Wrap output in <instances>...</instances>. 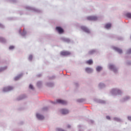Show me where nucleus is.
<instances>
[{"instance_id":"1","label":"nucleus","mask_w":131,"mask_h":131,"mask_svg":"<svg viewBox=\"0 0 131 131\" xmlns=\"http://www.w3.org/2000/svg\"><path fill=\"white\" fill-rule=\"evenodd\" d=\"M110 93L112 96H117V95H120L122 94V91L118 88L112 89L111 90Z\"/></svg>"},{"instance_id":"2","label":"nucleus","mask_w":131,"mask_h":131,"mask_svg":"<svg viewBox=\"0 0 131 131\" xmlns=\"http://www.w3.org/2000/svg\"><path fill=\"white\" fill-rule=\"evenodd\" d=\"M52 104L56 105V104H61V105H66L67 104V101L63 100L61 99H57L55 101H51Z\"/></svg>"},{"instance_id":"3","label":"nucleus","mask_w":131,"mask_h":131,"mask_svg":"<svg viewBox=\"0 0 131 131\" xmlns=\"http://www.w3.org/2000/svg\"><path fill=\"white\" fill-rule=\"evenodd\" d=\"M108 68L111 70L112 71H113L114 73H117L118 71V69L116 68L115 66L112 64H108Z\"/></svg>"},{"instance_id":"4","label":"nucleus","mask_w":131,"mask_h":131,"mask_svg":"<svg viewBox=\"0 0 131 131\" xmlns=\"http://www.w3.org/2000/svg\"><path fill=\"white\" fill-rule=\"evenodd\" d=\"M13 90H14V88L13 86H8L4 87L2 91L4 93H7L8 92H11V91H13Z\"/></svg>"},{"instance_id":"5","label":"nucleus","mask_w":131,"mask_h":131,"mask_svg":"<svg viewBox=\"0 0 131 131\" xmlns=\"http://www.w3.org/2000/svg\"><path fill=\"white\" fill-rule=\"evenodd\" d=\"M88 20H90L91 21H97L98 20V17L96 16H90L87 17Z\"/></svg>"},{"instance_id":"6","label":"nucleus","mask_w":131,"mask_h":131,"mask_svg":"<svg viewBox=\"0 0 131 131\" xmlns=\"http://www.w3.org/2000/svg\"><path fill=\"white\" fill-rule=\"evenodd\" d=\"M81 29L83 30L84 32H86V33H90L91 31H90V29H89L86 27L85 26H81Z\"/></svg>"},{"instance_id":"7","label":"nucleus","mask_w":131,"mask_h":131,"mask_svg":"<svg viewBox=\"0 0 131 131\" xmlns=\"http://www.w3.org/2000/svg\"><path fill=\"white\" fill-rule=\"evenodd\" d=\"M60 111L63 115H66V114H68V113H69V110L66 108L61 109Z\"/></svg>"},{"instance_id":"8","label":"nucleus","mask_w":131,"mask_h":131,"mask_svg":"<svg viewBox=\"0 0 131 131\" xmlns=\"http://www.w3.org/2000/svg\"><path fill=\"white\" fill-rule=\"evenodd\" d=\"M36 117L39 120H42V119H43L45 118V117L43 116V115H42L39 113L36 114Z\"/></svg>"},{"instance_id":"9","label":"nucleus","mask_w":131,"mask_h":131,"mask_svg":"<svg viewBox=\"0 0 131 131\" xmlns=\"http://www.w3.org/2000/svg\"><path fill=\"white\" fill-rule=\"evenodd\" d=\"M112 48L114 50V51L117 52L118 53H119V54H122V50H121V49L115 47H113Z\"/></svg>"},{"instance_id":"10","label":"nucleus","mask_w":131,"mask_h":131,"mask_svg":"<svg viewBox=\"0 0 131 131\" xmlns=\"http://www.w3.org/2000/svg\"><path fill=\"white\" fill-rule=\"evenodd\" d=\"M129 99H130V97L127 96H125L124 98H122L121 99V102H126V101H128V100H129Z\"/></svg>"},{"instance_id":"11","label":"nucleus","mask_w":131,"mask_h":131,"mask_svg":"<svg viewBox=\"0 0 131 131\" xmlns=\"http://www.w3.org/2000/svg\"><path fill=\"white\" fill-rule=\"evenodd\" d=\"M56 29L59 33L61 34V33H63V32H64V30H63V29L62 28H61V27H56Z\"/></svg>"},{"instance_id":"12","label":"nucleus","mask_w":131,"mask_h":131,"mask_svg":"<svg viewBox=\"0 0 131 131\" xmlns=\"http://www.w3.org/2000/svg\"><path fill=\"white\" fill-rule=\"evenodd\" d=\"M60 55H61V56H68V55H70V52L68 51H62L60 52Z\"/></svg>"},{"instance_id":"13","label":"nucleus","mask_w":131,"mask_h":131,"mask_svg":"<svg viewBox=\"0 0 131 131\" xmlns=\"http://www.w3.org/2000/svg\"><path fill=\"white\" fill-rule=\"evenodd\" d=\"M95 101L97 103H100V104H105V103H106V101H105L104 100H102L99 99H95Z\"/></svg>"},{"instance_id":"14","label":"nucleus","mask_w":131,"mask_h":131,"mask_svg":"<svg viewBox=\"0 0 131 131\" xmlns=\"http://www.w3.org/2000/svg\"><path fill=\"white\" fill-rule=\"evenodd\" d=\"M85 70L87 73H92L93 71V69L91 68H86Z\"/></svg>"},{"instance_id":"15","label":"nucleus","mask_w":131,"mask_h":131,"mask_svg":"<svg viewBox=\"0 0 131 131\" xmlns=\"http://www.w3.org/2000/svg\"><path fill=\"white\" fill-rule=\"evenodd\" d=\"M61 40H62L63 41H64L65 42H70V39H69V38H67L66 37H61Z\"/></svg>"},{"instance_id":"16","label":"nucleus","mask_w":131,"mask_h":131,"mask_svg":"<svg viewBox=\"0 0 131 131\" xmlns=\"http://www.w3.org/2000/svg\"><path fill=\"white\" fill-rule=\"evenodd\" d=\"M106 85H105V84H104V83H100L98 84V87L99 88V89H104V88H105Z\"/></svg>"},{"instance_id":"17","label":"nucleus","mask_w":131,"mask_h":131,"mask_svg":"<svg viewBox=\"0 0 131 131\" xmlns=\"http://www.w3.org/2000/svg\"><path fill=\"white\" fill-rule=\"evenodd\" d=\"M23 76V74H20L14 78V80H19Z\"/></svg>"},{"instance_id":"18","label":"nucleus","mask_w":131,"mask_h":131,"mask_svg":"<svg viewBox=\"0 0 131 131\" xmlns=\"http://www.w3.org/2000/svg\"><path fill=\"white\" fill-rule=\"evenodd\" d=\"M113 119L115 121H117L118 122H122V120H121V119H120L119 118L114 117L113 118Z\"/></svg>"},{"instance_id":"19","label":"nucleus","mask_w":131,"mask_h":131,"mask_svg":"<svg viewBox=\"0 0 131 131\" xmlns=\"http://www.w3.org/2000/svg\"><path fill=\"white\" fill-rule=\"evenodd\" d=\"M96 69L97 72H100V71L103 69V68L101 66H98L96 67Z\"/></svg>"},{"instance_id":"20","label":"nucleus","mask_w":131,"mask_h":131,"mask_svg":"<svg viewBox=\"0 0 131 131\" xmlns=\"http://www.w3.org/2000/svg\"><path fill=\"white\" fill-rule=\"evenodd\" d=\"M26 9H27V10H34V11H35V12H38V10H36L35 9H33V8H32L31 7H29V6L26 7Z\"/></svg>"},{"instance_id":"21","label":"nucleus","mask_w":131,"mask_h":131,"mask_svg":"<svg viewBox=\"0 0 131 131\" xmlns=\"http://www.w3.org/2000/svg\"><path fill=\"white\" fill-rule=\"evenodd\" d=\"M105 28H106V29H109L111 28V24H106L105 26Z\"/></svg>"},{"instance_id":"22","label":"nucleus","mask_w":131,"mask_h":131,"mask_svg":"<svg viewBox=\"0 0 131 131\" xmlns=\"http://www.w3.org/2000/svg\"><path fill=\"white\" fill-rule=\"evenodd\" d=\"M19 33L22 35V36H25V35L26 34V31H24L23 33H21V30H19Z\"/></svg>"},{"instance_id":"23","label":"nucleus","mask_w":131,"mask_h":131,"mask_svg":"<svg viewBox=\"0 0 131 131\" xmlns=\"http://www.w3.org/2000/svg\"><path fill=\"white\" fill-rule=\"evenodd\" d=\"M95 53H96V50H92L89 52V55H94Z\"/></svg>"},{"instance_id":"24","label":"nucleus","mask_w":131,"mask_h":131,"mask_svg":"<svg viewBox=\"0 0 131 131\" xmlns=\"http://www.w3.org/2000/svg\"><path fill=\"white\" fill-rule=\"evenodd\" d=\"M26 97V96L25 95H21L17 98V100H22V99H25Z\"/></svg>"},{"instance_id":"25","label":"nucleus","mask_w":131,"mask_h":131,"mask_svg":"<svg viewBox=\"0 0 131 131\" xmlns=\"http://www.w3.org/2000/svg\"><path fill=\"white\" fill-rule=\"evenodd\" d=\"M7 67H1L0 68V72H2V71H5L6 69H7Z\"/></svg>"},{"instance_id":"26","label":"nucleus","mask_w":131,"mask_h":131,"mask_svg":"<svg viewBox=\"0 0 131 131\" xmlns=\"http://www.w3.org/2000/svg\"><path fill=\"white\" fill-rule=\"evenodd\" d=\"M41 81H38L37 82V86H38V88H40L41 86Z\"/></svg>"},{"instance_id":"27","label":"nucleus","mask_w":131,"mask_h":131,"mask_svg":"<svg viewBox=\"0 0 131 131\" xmlns=\"http://www.w3.org/2000/svg\"><path fill=\"white\" fill-rule=\"evenodd\" d=\"M0 42H5L6 39L2 37H0Z\"/></svg>"},{"instance_id":"28","label":"nucleus","mask_w":131,"mask_h":131,"mask_svg":"<svg viewBox=\"0 0 131 131\" xmlns=\"http://www.w3.org/2000/svg\"><path fill=\"white\" fill-rule=\"evenodd\" d=\"M86 63H87L88 64H89V65H92V63H93V60L90 59V60H88V61H86Z\"/></svg>"},{"instance_id":"29","label":"nucleus","mask_w":131,"mask_h":131,"mask_svg":"<svg viewBox=\"0 0 131 131\" xmlns=\"http://www.w3.org/2000/svg\"><path fill=\"white\" fill-rule=\"evenodd\" d=\"M126 17H127V18L131 19V13H127L126 14Z\"/></svg>"},{"instance_id":"30","label":"nucleus","mask_w":131,"mask_h":131,"mask_svg":"<svg viewBox=\"0 0 131 131\" xmlns=\"http://www.w3.org/2000/svg\"><path fill=\"white\" fill-rule=\"evenodd\" d=\"M48 86H53L54 85V84L53 83H47Z\"/></svg>"},{"instance_id":"31","label":"nucleus","mask_w":131,"mask_h":131,"mask_svg":"<svg viewBox=\"0 0 131 131\" xmlns=\"http://www.w3.org/2000/svg\"><path fill=\"white\" fill-rule=\"evenodd\" d=\"M84 101V100L83 99H80L78 100V102H79V103H82V102H83Z\"/></svg>"},{"instance_id":"32","label":"nucleus","mask_w":131,"mask_h":131,"mask_svg":"<svg viewBox=\"0 0 131 131\" xmlns=\"http://www.w3.org/2000/svg\"><path fill=\"white\" fill-rule=\"evenodd\" d=\"M29 89H30L31 90H34V88L33 87V85H32V84L29 85Z\"/></svg>"},{"instance_id":"33","label":"nucleus","mask_w":131,"mask_h":131,"mask_svg":"<svg viewBox=\"0 0 131 131\" xmlns=\"http://www.w3.org/2000/svg\"><path fill=\"white\" fill-rule=\"evenodd\" d=\"M126 54H131V49H130L127 51Z\"/></svg>"},{"instance_id":"34","label":"nucleus","mask_w":131,"mask_h":131,"mask_svg":"<svg viewBox=\"0 0 131 131\" xmlns=\"http://www.w3.org/2000/svg\"><path fill=\"white\" fill-rule=\"evenodd\" d=\"M14 49H15V47L14 46H10V47H9V50H14Z\"/></svg>"},{"instance_id":"35","label":"nucleus","mask_w":131,"mask_h":131,"mask_svg":"<svg viewBox=\"0 0 131 131\" xmlns=\"http://www.w3.org/2000/svg\"><path fill=\"white\" fill-rule=\"evenodd\" d=\"M29 60L30 61H31V60H32V55H30L29 57Z\"/></svg>"},{"instance_id":"36","label":"nucleus","mask_w":131,"mask_h":131,"mask_svg":"<svg viewBox=\"0 0 131 131\" xmlns=\"http://www.w3.org/2000/svg\"><path fill=\"white\" fill-rule=\"evenodd\" d=\"M78 128H79V131H80V129H81V125H79L78 126Z\"/></svg>"},{"instance_id":"37","label":"nucleus","mask_w":131,"mask_h":131,"mask_svg":"<svg viewBox=\"0 0 131 131\" xmlns=\"http://www.w3.org/2000/svg\"><path fill=\"white\" fill-rule=\"evenodd\" d=\"M106 119H108V120H110V116H107L106 117Z\"/></svg>"},{"instance_id":"38","label":"nucleus","mask_w":131,"mask_h":131,"mask_svg":"<svg viewBox=\"0 0 131 131\" xmlns=\"http://www.w3.org/2000/svg\"><path fill=\"white\" fill-rule=\"evenodd\" d=\"M127 118H128V120H129L130 121H131V116H128V117H127Z\"/></svg>"},{"instance_id":"39","label":"nucleus","mask_w":131,"mask_h":131,"mask_svg":"<svg viewBox=\"0 0 131 131\" xmlns=\"http://www.w3.org/2000/svg\"><path fill=\"white\" fill-rule=\"evenodd\" d=\"M0 27L1 28H4V26L3 25V24H0Z\"/></svg>"},{"instance_id":"40","label":"nucleus","mask_w":131,"mask_h":131,"mask_svg":"<svg viewBox=\"0 0 131 131\" xmlns=\"http://www.w3.org/2000/svg\"><path fill=\"white\" fill-rule=\"evenodd\" d=\"M67 127H68V128H70L71 127V125L68 124V125H67Z\"/></svg>"},{"instance_id":"41","label":"nucleus","mask_w":131,"mask_h":131,"mask_svg":"<svg viewBox=\"0 0 131 131\" xmlns=\"http://www.w3.org/2000/svg\"><path fill=\"white\" fill-rule=\"evenodd\" d=\"M43 110H48V107H43Z\"/></svg>"},{"instance_id":"42","label":"nucleus","mask_w":131,"mask_h":131,"mask_svg":"<svg viewBox=\"0 0 131 131\" xmlns=\"http://www.w3.org/2000/svg\"><path fill=\"white\" fill-rule=\"evenodd\" d=\"M90 122H91V123H94V121H93V120H90Z\"/></svg>"},{"instance_id":"43","label":"nucleus","mask_w":131,"mask_h":131,"mask_svg":"<svg viewBox=\"0 0 131 131\" xmlns=\"http://www.w3.org/2000/svg\"><path fill=\"white\" fill-rule=\"evenodd\" d=\"M129 64H131V62H130L129 63H128Z\"/></svg>"}]
</instances>
